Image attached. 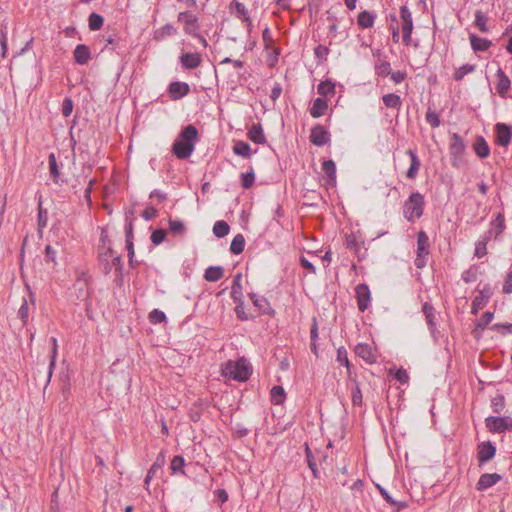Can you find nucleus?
<instances>
[{
  "label": "nucleus",
  "instance_id": "obj_1",
  "mask_svg": "<svg viewBox=\"0 0 512 512\" xmlns=\"http://www.w3.org/2000/svg\"><path fill=\"white\" fill-rule=\"evenodd\" d=\"M199 133L197 128L189 124L185 126L172 144L171 151L178 159H188L195 150Z\"/></svg>",
  "mask_w": 512,
  "mask_h": 512
},
{
  "label": "nucleus",
  "instance_id": "obj_2",
  "mask_svg": "<svg viewBox=\"0 0 512 512\" xmlns=\"http://www.w3.org/2000/svg\"><path fill=\"white\" fill-rule=\"evenodd\" d=\"M252 373L253 367L245 357H240L237 360H228L221 365V374L228 380L246 382Z\"/></svg>",
  "mask_w": 512,
  "mask_h": 512
},
{
  "label": "nucleus",
  "instance_id": "obj_3",
  "mask_svg": "<svg viewBox=\"0 0 512 512\" xmlns=\"http://www.w3.org/2000/svg\"><path fill=\"white\" fill-rule=\"evenodd\" d=\"M424 196L419 192H413L403 206L404 217L413 222L422 216L424 210Z\"/></svg>",
  "mask_w": 512,
  "mask_h": 512
},
{
  "label": "nucleus",
  "instance_id": "obj_4",
  "mask_svg": "<svg viewBox=\"0 0 512 512\" xmlns=\"http://www.w3.org/2000/svg\"><path fill=\"white\" fill-rule=\"evenodd\" d=\"M177 20L179 23L183 25V30L188 35H197V31H199L200 24L198 17L192 13L191 11H183L180 12L177 16Z\"/></svg>",
  "mask_w": 512,
  "mask_h": 512
},
{
  "label": "nucleus",
  "instance_id": "obj_5",
  "mask_svg": "<svg viewBox=\"0 0 512 512\" xmlns=\"http://www.w3.org/2000/svg\"><path fill=\"white\" fill-rule=\"evenodd\" d=\"M465 148H466V145L464 143L463 138L459 134L453 133L451 136L450 144H449V153L451 156L452 166H454V167L459 166V161L462 158Z\"/></svg>",
  "mask_w": 512,
  "mask_h": 512
},
{
  "label": "nucleus",
  "instance_id": "obj_6",
  "mask_svg": "<svg viewBox=\"0 0 512 512\" xmlns=\"http://www.w3.org/2000/svg\"><path fill=\"white\" fill-rule=\"evenodd\" d=\"M487 429L492 433H502L512 430V418L490 416L485 419Z\"/></svg>",
  "mask_w": 512,
  "mask_h": 512
},
{
  "label": "nucleus",
  "instance_id": "obj_7",
  "mask_svg": "<svg viewBox=\"0 0 512 512\" xmlns=\"http://www.w3.org/2000/svg\"><path fill=\"white\" fill-rule=\"evenodd\" d=\"M492 295L493 290L491 285L485 284L483 288L479 290V295H477L472 301L471 313L473 315H477L478 312L486 306Z\"/></svg>",
  "mask_w": 512,
  "mask_h": 512
},
{
  "label": "nucleus",
  "instance_id": "obj_8",
  "mask_svg": "<svg viewBox=\"0 0 512 512\" xmlns=\"http://www.w3.org/2000/svg\"><path fill=\"white\" fill-rule=\"evenodd\" d=\"M512 140V126L505 123L495 125V142L497 145L506 147Z\"/></svg>",
  "mask_w": 512,
  "mask_h": 512
},
{
  "label": "nucleus",
  "instance_id": "obj_9",
  "mask_svg": "<svg viewBox=\"0 0 512 512\" xmlns=\"http://www.w3.org/2000/svg\"><path fill=\"white\" fill-rule=\"evenodd\" d=\"M496 454V447L490 441L481 442L477 447V460L479 466L484 465L494 458Z\"/></svg>",
  "mask_w": 512,
  "mask_h": 512
},
{
  "label": "nucleus",
  "instance_id": "obj_10",
  "mask_svg": "<svg viewBox=\"0 0 512 512\" xmlns=\"http://www.w3.org/2000/svg\"><path fill=\"white\" fill-rule=\"evenodd\" d=\"M310 141L316 146H324L330 142V134L322 125L317 124L311 129Z\"/></svg>",
  "mask_w": 512,
  "mask_h": 512
},
{
  "label": "nucleus",
  "instance_id": "obj_11",
  "mask_svg": "<svg viewBox=\"0 0 512 512\" xmlns=\"http://www.w3.org/2000/svg\"><path fill=\"white\" fill-rule=\"evenodd\" d=\"M358 309L364 312L370 303V289L367 284H358L355 288Z\"/></svg>",
  "mask_w": 512,
  "mask_h": 512
},
{
  "label": "nucleus",
  "instance_id": "obj_12",
  "mask_svg": "<svg viewBox=\"0 0 512 512\" xmlns=\"http://www.w3.org/2000/svg\"><path fill=\"white\" fill-rule=\"evenodd\" d=\"M182 68L192 70L198 68L202 63L201 54L197 52H185L179 57Z\"/></svg>",
  "mask_w": 512,
  "mask_h": 512
},
{
  "label": "nucleus",
  "instance_id": "obj_13",
  "mask_svg": "<svg viewBox=\"0 0 512 512\" xmlns=\"http://www.w3.org/2000/svg\"><path fill=\"white\" fill-rule=\"evenodd\" d=\"M113 257V249L108 246L105 250H99L98 263L99 267L105 275H109L112 271L111 260Z\"/></svg>",
  "mask_w": 512,
  "mask_h": 512
},
{
  "label": "nucleus",
  "instance_id": "obj_14",
  "mask_svg": "<svg viewBox=\"0 0 512 512\" xmlns=\"http://www.w3.org/2000/svg\"><path fill=\"white\" fill-rule=\"evenodd\" d=\"M168 92L172 100H180L190 92V87L185 82L174 81L170 83Z\"/></svg>",
  "mask_w": 512,
  "mask_h": 512
},
{
  "label": "nucleus",
  "instance_id": "obj_15",
  "mask_svg": "<svg viewBox=\"0 0 512 512\" xmlns=\"http://www.w3.org/2000/svg\"><path fill=\"white\" fill-rule=\"evenodd\" d=\"M502 479L501 475L498 473H484L480 476L477 484V491H484L489 489L490 487L496 485Z\"/></svg>",
  "mask_w": 512,
  "mask_h": 512
},
{
  "label": "nucleus",
  "instance_id": "obj_16",
  "mask_svg": "<svg viewBox=\"0 0 512 512\" xmlns=\"http://www.w3.org/2000/svg\"><path fill=\"white\" fill-rule=\"evenodd\" d=\"M496 91L500 97L505 98L511 87V81L505 72L499 67L496 71Z\"/></svg>",
  "mask_w": 512,
  "mask_h": 512
},
{
  "label": "nucleus",
  "instance_id": "obj_17",
  "mask_svg": "<svg viewBox=\"0 0 512 512\" xmlns=\"http://www.w3.org/2000/svg\"><path fill=\"white\" fill-rule=\"evenodd\" d=\"M231 9L234 11L237 18L241 19L243 22L247 23L248 32L251 31L252 22L250 19V15L245 5L237 0H233L230 5Z\"/></svg>",
  "mask_w": 512,
  "mask_h": 512
},
{
  "label": "nucleus",
  "instance_id": "obj_18",
  "mask_svg": "<svg viewBox=\"0 0 512 512\" xmlns=\"http://www.w3.org/2000/svg\"><path fill=\"white\" fill-rule=\"evenodd\" d=\"M249 296L254 306L257 307L261 313L267 315L274 313L269 301L265 297L257 295L256 293H250Z\"/></svg>",
  "mask_w": 512,
  "mask_h": 512
},
{
  "label": "nucleus",
  "instance_id": "obj_19",
  "mask_svg": "<svg viewBox=\"0 0 512 512\" xmlns=\"http://www.w3.org/2000/svg\"><path fill=\"white\" fill-rule=\"evenodd\" d=\"M406 154L410 157V160H411L410 167L408 168V170L406 172V177L408 179H415L418 174V171L421 167V161L418 158L416 152L412 149H408L406 151Z\"/></svg>",
  "mask_w": 512,
  "mask_h": 512
},
{
  "label": "nucleus",
  "instance_id": "obj_20",
  "mask_svg": "<svg viewBox=\"0 0 512 512\" xmlns=\"http://www.w3.org/2000/svg\"><path fill=\"white\" fill-rule=\"evenodd\" d=\"M74 60L79 65H85L91 59V52L87 45L79 44L74 49Z\"/></svg>",
  "mask_w": 512,
  "mask_h": 512
},
{
  "label": "nucleus",
  "instance_id": "obj_21",
  "mask_svg": "<svg viewBox=\"0 0 512 512\" xmlns=\"http://www.w3.org/2000/svg\"><path fill=\"white\" fill-rule=\"evenodd\" d=\"M473 149L475 154L481 159H485L490 155V147L483 136L476 137Z\"/></svg>",
  "mask_w": 512,
  "mask_h": 512
},
{
  "label": "nucleus",
  "instance_id": "obj_22",
  "mask_svg": "<svg viewBox=\"0 0 512 512\" xmlns=\"http://www.w3.org/2000/svg\"><path fill=\"white\" fill-rule=\"evenodd\" d=\"M470 44L475 52L487 51L491 46L492 42L486 38H481L475 34L469 36Z\"/></svg>",
  "mask_w": 512,
  "mask_h": 512
},
{
  "label": "nucleus",
  "instance_id": "obj_23",
  "mask_svg": "<svg viewBox=\"0 0 512 512\" xmlns=\"http://www.w3.org/2000/svg\"><path fill=\"white\" fill-rule=\"evenodd\" d=\"M248 138L256 144H265L266 138L260 123H254L248 130Z\"/></svg>",
  "mask_w": 512,
  "mask_h": 512
},
{
  "label": "nucleus",
  "instance_id": "obj_24",
  "mask_svg": "<svg viewBox=\"0 0 512 512\" xmlns=\"http://www.w3.org/2000/svg\"><path fill=\"white\" fill-rule=\"evenodd\" d=\"M328 108L327 100L322 97L316 98L310 109V114L313 118L323 116Z\"/></svg>",
  "mask_w": 512,
  "mask_h": 512
},
{
  "label": "nucleus",
  "instance_id": "obj_25",
  "mask_svg": "<svg viewBox=\"0 0 512 512\" xmlns=\"http://www.w3.org/2000/svg\"><path fill=\"white\" fill-rule=\"evenodd\" d=\"M388 375L393 376L396 381L400 384H408L410 377L406 369L404 368H396V366H392L388 369Z\"/></svg>",
  "mask_w": 512,
  "mask_h": 512
},
{
  "label": "nucleus",
  "instance_id": "obj_26",
  "mask_svg": "<svg viewBox=\"0 0 512 512\" xmlns=\"http://www.w3.org/2000/svg\"><path fill=\"white\" fill-rule=\"evenodd\" d=\"M322 170L327 177V183L332 185L336 182V165L333 160H325L322 163Z\"/></svg>",
  "mask_w": 512,
  "mask_h": 512
},
{
  "label": "nucleus",
  "instance_id": "obj_27",
  "mask_svg": "<svg viewBox=\"0 0 512 512\" xmlns=\"http://www.w3.org/2000/svg\"><path fill=\"white\" fill-rule=\"evenodd\" d=\"M400 17L402 19V31L412 32L413 31V20L412 14L407 6L400 8Z\"/></svg>",
  "mask_w": 512,
  "mask_h": 512
},
{
  "label": "nucleus",
  "instance_id": "obj_28",
  "mask_svg": "<svg viewBox=\"0 0 512 512\" xmlns=\"http://www.w3.org/2000/svg\"><path fill=\"white\" fill-rule=\"evenodd\" d=\"M491 228L489 230H493V236L497 239L505 230V218L502 213H498L495 219L490 223Z\"/></svg>",
  "mask_w": 512,
  "mask_h": 512
},
{
  "label": "nucleus",
  "instance_id": "obj_29",
  "mask_svg": "<svg viewBox=\"0 0 512 512\" xmlns=\"http://www.w3.org/2000/svg\"><path fill=\"white\" fill-rule=\"evenodd\" d=\"M423 313L426 317V321L429 327V330L434 333L436 330V323H435V310L434 307L430 303H424L422 307Z\"/></svg>",
  "mask_w": 512,
  "mask_h": 512
},
{
  "label": "nucleus",
  "instance_id": "obj_30",
  "mask_svg": "<svg viewBox=\"0 0 512 512\" xmlns=\"http://www.w3.org/2000/svg\"><path fill=\"white\" fill-rule=\"evenodd\" d=\"M375 18L376 17L372 12L365 10L359 13L357 24L364 29L371 28L374 25Z\"/></svg>",
  "mask_w": 512,
  "mask_h": 512
},
{
  "label": "nucleus",
  "instance_id": "obj_31",
  "mask_svg": "<svg viewBox=\"0 0 512 512\" xmlns=\"http://www.w3.org/2000/svg\"><path fill=\"white\" fill-rule=\"evenodd\" d=\"M224 275V269L221 266H210L205 270L204 278L209 282H216Z\"/></svg>",
  "mask_w": 512,
  "mask_h": 512
},
{
  "label": "nucleus",
  "instance_id": "obj_32",
  "mask_svg": "<svg viewBox=\"0 0 512 512\" xmlns=\"http://www.w3.org/2000/svg\"><path fill=\"white\" fill-rule=\"evenodd\" d=\"M429 237L424 231H419L417 234V252L420 254H429Z\"/></svg>",
  "mask_w": 512,
  "mask_h": 512
},
{
  "label": "nucleus",
  "instance_id": "obj_33",
  "mask_svg": "<svg viewBox=\"0 0 512 512\" xmlns=\"http://www.w3.org/2000/svg\"><path fill=\"white\" fill-rule=\"evenodd\" d=\"M241 273L235 275L231 287V297L234 302L242 300V285H241Z\"/></svg>",
  "mask_w": 512,
  "mask_h": 512
},
{
  "label": "nucleus",
  "instance_id": "obj_34",
  "mask_svg": "<svg viewBox=\"0 0 512 512\" xmlns=\"http://www.w3.org/2000/svg\"><path fill=\"white\" fill-rule=\"evenodd\" d=\"M271 402L275 405H281L286 399V393L282 386H273L270 391Z\"/></svg>",
  "mask_w": 512,
  "mask_h": 512
},
{
  "label": "nucleus",
  "instance_id": "obj_35",
  "mask_svg": "<svg viewBox=\"0 0 512 512\" xmlns=\"http://www.w3.org/2000/svg\"><path fill=\"white\" fill-rule=\"evenodd\" d=\"M382 101L387 108L400 109L402 100L399 95L395 93H389L382 97Z\"/></svg>",
  "mask_w": 512,
  "mask_h": 512
},
{
  "label": "nucleus",
  "instance_id": "obj_36",
  "mask_svg": "<svg viewBox=\"0 0 512 512\" xmlns=\"http://www.w3.org/2000/svg\"><path fill=\"white\" fill-rule=\"evenodd\" d=\"M317 92L323 96H333L335 94V84L330 80L322 81L317 86Z\"/></svg>",
  "mask_w": 512,
  "mask_h": 512
},
{
  "label": "nucleus",
  "instance_id": "obj_37",
  "mask_svg": "<svg viewBox=\"0 0 512 512\" xmlns=\"http://www.w3.org/2000/svg\"><path fill=\"white\" fill-rule=\"evenodd\" d=\"M488 17L486 14H484L481 10H477L475 12V20L474 25L478 28L479 31L486 33L488 32L489 28L487 26Z\"/></svg>",
  "mask_w": 512,
  "mask_h": 512
},
{
  "label": "nucleus",
  "instance_id": "obj_38",
  "mask_svg": "<svg viewBox=\"0 0 512 512\" xmlns=\"http://www.w3.org/2000/svg\"><path fill=\"white\" fill-rule=\"evenodd\" d=\"M233 152L244 158H250L251 156V147L247 142L237 141L233 146Z\"/></svg>",
  "mask_w": 512,
  "mask_h": 512
},
{
  "label": "nucleus",
  "instance_id": "obj_39",
  "mask_svg": "<svg viewBox=\"0 0 512 512\" xmlns=\"http://www.w3.org/2000/svg\"><path fill=\"white\" fill-rule=\"evenodd\" d=\"M169 230L173 235H184L186 233V226L181 220L169 218Z\"/></svg>",
  "mask_w": 512,
  "mask_h": 512
},
{
  "label": "nucleus",
  "instance_id": "obj_40",
  "mask_svg": "<svg viewBox=\"0 0 512 512\" xmlns=\"http://www.w3.org/2000/svg\"><path fill=\"white\" fill-rule=\"evenodd\" d=\"M244 247H245L244 236L242 234H237L231 242L230 251L233 254L238 255L243 252Z\"/></svg>",
  "mask_w": 512,
  "mask_h": 512
},
{
  "label": "nucleus",
  "instance_id": "obj_41",
  "mask_svg": "<svg viewBox=\"0 0 512 512\" xmlns=\"http://www.w3.org/2000/svg\"><path fill=\"white\" fill-rule=\"evenodd\" d=\"M475 69L476 65L474 64H464L455 70L453 74V79L455 81H461L465 77V75L474 72Z\"/></svg>",
  "mask_w": 512,
  "mask_h": 512
},
{
  "label": "nucleus",
  "instance_id": "obj_42",
  "mask_svg": "<svg viewBox=\"0 0 512 512\" xmlns=\"http://www.w3.org/2000/svg\"><path fill=\"white\" fill-rule=\"evenodd\" d=\"M318 322L316 317H313L312 324L310 327V348L312 352H316L318 345Z\"/></svg>",
  "mask_w": 512,
  "mask_h": 512
},
{
  "label": "nucleus",
  "instance_id": "obj_43",
  "mask_svg": "<svg viewBox=\"0 0 512 512\" xmlns=\"http://www.w3.org/2000/svg\"><path fill=\"white\" fill-rule=\"evenodd\" d=\"M184 465H185V460L182 456H180V455L174 456L170 463V469H171L172 474L181 473L184 475L185 474V472L183 470Z\"/></svg>",
  "mask_w": 512,
  "mask_h": 512
},
{
  "label": "nucleus",
  "instance_id": "obj_44",
  "mask_svg": "<svg viewBox=\"0 0 512 512\" xmlns=\"http://www.w3.org/2000/svg\"><path fill=\"white\" fill-rule=\"evenodd\" d=\"M229 231H230L229 225L227 224V222H225L223 220H219V221L215 222V224L213 226V233L218 238H222V237L226 236L229 233Z\"/></svg>",
  "mask_w": 512,
  "mask_h": 512
},
{
  "label": "nucleus",
  "instance_id": "obj_45",
  "mask_svg": "<svg viewBox=\"0 0 512 512\" xmlns=\"http://www.w3.org/2000/svg\"><path fill=\"white\" fill-rule=\"evenodd\" d=\"M177 33L176 28L171 24H166L163 27H161L155 34L156 40L164 39L168 36H173Z\"/></svg>",
  "mask_w": 512,
  "mask_h": 512
},
{
  "label": "nucleus",
  "instance_id": "obj_46",
  "mask_svg": "<svg viewBox=\"0 0 512 512\" xmlns=\"http://www.w3.org/2000/svg\"><path fill=\"white\" fill-rule=\"evenodd\" d=\"M48 163H49L50 175L53 178V181L55 183H58L60 173H59V169H58V165H57L56 156L54 153H51L49 155Z\"/></svg>",
  "mask_w": 512,
  "mask_h": 512
},
{
  "label": "nucleus",
  "instance_id": "obj_47",
  "mask_svg": "<svg viewBox=\"0 0 512 512\" xmlns=\"http://www.w3.org/2000/svg\"><path fill=\"white\" fill-rule=\"evenodd\" d=\"M104 19L100 14L91 13L88 18V26L92 31L99 30L103 26Z\"/></svg>",
  "mask_w": 512,
  "mask_h": 512
},
{
  "label": "nucleus",
  "instance_id": "obj_48",
  "mask_svg": "<svg viewBox=\"0 0 512 512\" xmlns=\"http://www.w3.org/2000/svg\"><path fill=\"white\" fill-rule=\"evenodd\" d=\"M166 463V458H165V454L164 452H160L154 463L152 464V466L150 467V469L148 470V473L155 476L156 473L162 469V467L165 465Z\"/></svg>",
  "mask_w": 512,
  "mask_h": 512
},
{
  "label": "nucleus",
  "instance_id": "obj_49",
  "mask_svg": "<svg viewBox=\"0 0 512 512\" xmlns=\"http://www.w3.org/2000/svg\"><path fill=\"white\" fill-rule=\"evenodd\" d=\"M345 247L348 250L354 251L355 253H357L361 248V244L357 240L356 236L353 233H350V234H346V236H345Z\"/></svg>",
  "mask_w": 512,
  "mask_h": 512
},
{
  "label": "nucleus",
  "instance_id": "obj_50",
  "mask_svg": "<svg viewBox=\"0 0 512 512\" xmlns=\"http://www.w3.org/2000/svg\"><path fill=\"white\" fill-rule=\"evenodd\" d=\"M111 264H112V269L114 268L115 269V274H116V280H122V270H123V263H122V258L121 256H114L112 257V260H111Z\"/></svg>",
  "mask_w": 512,
  "mask_h": 512
},
{
  "label": "nucleus",
  "instance_id": "obj_51",
  "mask_svg": "<svg viewBox=\"0 0 512 512\" xmlns=\"http://www.w3.org/2000/svg\"><path fill=\"white\" fill-rule=\"evenodd\" d=\"M505 405V398L503 395L498 394L491 400V406L494 413H501Z\"/></svg>",
  "mask_w": 512,
  "mask_h": 512
},
{
  "label": "nucleus",
  "instance_id": "obj_52",
  "mask_svg": "<svg viewBox=\"0 0 512 512\" xmlns=\"http://www.w3.org/2000/svg\"><path fill=\"white\" fill-rule=\"evenodd\" d=\"M330 50L327 46H324V45H317L315 48H314V55L315 57L317 58V60L319 62H324L327 60V56L329 54Z\"/></svg>",
  "mask_w": 512,
  "mask_h": 512
},
{
  "label": "nucleus",
  "instance_id": "obj_53",
  "mask_svg": "<svg viewBox=\"0 0 512 512\" xmlns=\"http://www.w3.org/2000/svg\"><path fill=\"white\" fill-rule=\"evenodd\" d=\"M254 181H255V174L252 169H251V171L243 173L241 175V185L244 189L251 188L254 184Z\"/></svg>",
  "mask_w": 512,
  "mask_h": 512
},
{
  "label": "nucleus",
  "instance_id": "obj_54",
  "mask_svg": "<svg viewBox=\"0 0 512 512\" xmlns=\"http://www.w3.org/2000/svg\"><path fill=\"white\" fill-rule=\"evenodd\" d=\"M48 213L47 210L42 207V204L38 205V229L42 230L47 226Z\"/></svg>",
  "mask_w": 512,
  "mask_h": 512
},
{
  "label": "nucleus",
  "instance_id": "obj_55",
  "mask_svg": "<svg viewBox=\"0 0 512 512\" xmlns=\"http://www.w3.org/2000/svg\"><path fill=\"white\" fill-rule=\"evenodd\" d=\"M167 232L164 229H156L151 233L150 239L154 245L161 244L166 238Z\"/></svg>",
  "mask_w": 512,
  "mask_h": 512
},
{
  "label": "nucleus",
  "instance_id": "obj_56",
  "mask_svg": "<svg viewBox=\"0 0 512 512\" xmlns=\"http://www.w3.org/2000/svg\"><path fill=\"white\" fill-rule=\"evenodd\" d=\"M494 314L492 312H485L476 323V328L485 329L493 320Z\"/></svg>",
  "mask_w": 512,
  "mask_h": 512
},
{
  "label": "nucleus",
  "instance_id": "obj_57",
  "mask_svg": "<svg viewBox=\"0 0 512 512\" xmlns=\"http://www.w3.org/2000/svg\"><path fill=\"white\" fill-rule=\"evenodd\" d=\"M149 320L153 324H159L166 320V315L163 311L154 309L149 313Z\"/></svg>",
  "mask_w": 512,
  "mask_h": 512
},
{
  "label": "nucleus",
  "instance_id": "obj_58",
  "mask_svg": "<svg viewBox=\"0 0 512 512\" xmlns=\"http://www.w3.org/2000/svg\"><path fill=\"white\" fill-rule=\"evenodd\" d=\"M461 278L465 283H472L477 280V269L471 267L462 272Z\"/></svg>",
  "mask_w": 512,
  "mask_h": 512
},
{
  "label": "nucleus",
  "instance_id": "obj_59",
  "mask_svg": "<svg viewBox=\"0 0 512 512\" xmlns=\"http://www.w3.org/2000/svg\"><path fill=\"white\" fill-rule=\"evenodd\" d=\"M376 73L381 77L388 76L392 73L391 65L387 61H383L376 66Z\"/></svg>",
  "mask_w": 512,
  "mask_h": 512
},
{
  "label": "nucleus",
  "instance_id": "obj_60",
  "mask_svg": "<svg viewBox=\"0 0 512 512\" xmlns=\"http://www.w3.org/2000/svg\"><path fill=\"white\" fill-rule=\"evenodd\" d=\"M425 118H426V121L433 128H436V127H438L440 125V118H439L438 114H436L430 108L428 109Z\"/></svg>",
  "mask_w": 512,
  "mask_h": 512
},
{
  "label": "nucleus",
  "instance_id": "obj_61",
  "mask_svg": "<svg viewBox=\"0 0 512 512\" xmlns=\"http://www.w3.org/2000/svg\"><path fill=\"white\" fill-rule=\"evenodd\" d=\"M56 255H57V252L51 245H47L45 247V262L47 264H49V263L56 264Z\"/></svg>",
  "mask_w": 512,
  "mask_h": 512
},
{
  "label": "nucleus",
  "instance_id": "obj_62",
  "mask_svg": "<svg viewBox=\"0 0 512 512\" xmlns=\"http://www.w3.org/2000/svg\"><path fill=\"white\" fill-rule=\"evenodd\" d=\"M62 114L64 117H69L73 111V101L71 98L66 97L62 102Z\"/></svg>",
  "mask_w": 512,
  "mask_h": 512
},
{
  "label": "nucleus",
  "instance_id": "obj_63",
  "mask_svg": "<svg viewBox=\"0 0 512 512\" xmlns=\"http://www.w3.org/2000/svg\"><path fill=\"white\" fill-rule=\"evenodd\" d=\"M108 246H110V239L108 236L107 228L103 227L101 228L100 244L98 249L105 250Z\"/></svg>",
  "mask_w": 512,
  "mask_h": 512
},
{
  "label": "nucleus",
  "instance_id": "obj_64",
  "mask_svg": "<svg viewBox=\"0 0 512 512\" xmlns=\"http://www.w3.org/2000/svg\"><path fill=\"white\" fill-rule=\"evenodd\" d=\"M503 292L506 294L512 293V270L507 274L504 284Z\"/></svg>",
  "mask_w": 512,
  "mask_h": 512
}]
</instances>
